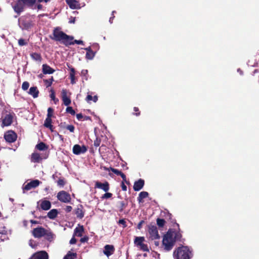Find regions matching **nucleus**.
I'll list each match as a JSON object with an SVG mask.
<instances>
[{"mask_svg": "<svg viewBox=\"0 0 259 259\" xmlns=\"http://www.w3.org/2000/svg\"><path fill=\"white\" fill-rule=\"evenodd\" d=\"M177 226L179 228V225L177 224ZM180 228L178 231H175L172 229H169L167 233L163 236L162 240V245L164 250L166 251L171 250L175 245L176 241H180L182 237L180 232Z\"/></svg>", "mask_w": 259, "mask_h": 259, "instance_id": "nucleus-1", "label": "nucleus"}, {"mask_svg": "<svg viewBox=\"0 0 259 259\" xmlns=\"http://www.w3.org/2000/svg\"><path fill=\"white\" fill-rule=\"evenodd\" d=\"M53 36H51V38L56 41H59L67 47L70 46V40H73L74 37L72 36L68 35L65 33L60 30L59 27L55 28L53 32Z\"/></svg>", "mask_w": 259, "mask_h": 259, "instance_id": "nucleus-2", "label": "nucleus"}, {"mask_svg": "<svg viewBox=\"0 0 259 259\" xmlns=\"http://www.w3.org/2000/svg\"><path fill=\"white\" fill-rule=\"evenodd\" d=\"M192 252L187 246H182L174 250L173 256L175 259H190Z\"/></svg>", "mask_w": 259, "mask_h": 259, "instance_id": "nucleus-3", "label": "nucleus"}, {"mask_svg": "<svg viewBox=\"0 0 259 259\" xmlns=\"http://www.w3.org/2000/svg\"><path fill=\"white\" fill-rule=\"evenodd\" d=\"M35 3V0H17L13 8L15 12L19 14L24 10L25 6L32 7Z\"/></svg>", "mask_w": 259, "mask_h": 259, "instance_id": "nucleus-4", "label": "nucleus"}, {"mask_svg": "<svg viewBox=\"0 0 259 259\" xmlns=\"http://www.w3.org/2000/svg\"><path fill=\"white\" fill-rule=\"evenodd\" d=\"M144 241L145 238L144 237H136L134 240V243L136 246L140 248L141 250L149 252V249L147 244L143 243Z\"/></svg>", "mask_w": 259, "mask_h": 259, "instance_id": "nucleus-5", "label": "nucleus"}, {"mask_svg": "<svg viewBox=\"0 0 259 259\" xmlns=\"http://www.w3.org/2000/svg\"><path fill=\"white\" fill-rule=\"evenodd\" d=\"M148 231L149 234V238L151 240H155L160 238V235L158 234L157 228L155 225H149Z\"/></svg>", "mask_w": 259, "mask_h": 259, "instance_id": "nucleus-6", "label": "nucleus"}, {"mask_svg": "<svg viewBox=\"0 0 259 259\" xmlns=\"http://www.w3.org/2000/svg\"><path fill=\"white\" fill-rule=\"evenodd\" d=\"M57 197L59 201L64 203H69L71 199L70 195L65 191H61L58 192Z\"/></svg>", "mask_w": 259, "mask_h": 259, "instance_id": "nucleus-7", "label": "nucleus"}, {"mask_svg": "<svg viewBox=\"0 0 259 259\" xmlns=\"http://www.w3.org/2000/svg\"><path fill=\"white\" fill-rule=\"evenodd\" d=\"M4 138L7 142L11 143L16 141L17 135L14 132L9 131L5 134Z\"/></svg>", "mask_w": 259, "mask_h": 259, "instance_id": "nucleus-8", "label": "nucleus"}, {"mask_svg": "<svg viewBox=\"0 0 259 259\" xmlns=\"http://www.w3.org/2000/svg\"><path fill=\"white\" fill-rule=\"evenodd\" d=\"M46 229L42 227H38L33 229L32 233L35 238H40L45 235Z\"/></svg>", "mask_w": 259, "mask_h": 259, "instance_id": "nucleus-9", "label": "nucleus"}, {"mask_svg": "<svg viewBox=\"0 0 259 259\" xmlns=\"http://www.w3.org/2000/svg\"><path fill=\"white\" fill-rule=\"evenodd\" d=\"M29 259H49V255L46 251H39L33 253Z\"/></svg>", "mask_w": 259, "mask_h": 259, "instance_id": "nucleus-10", "label": "nucleus"}, {"mask_svg": "<svg viewBox=\"0 0 259 259\" xmlns=\"http://www.w3.org/2000/svg\"><path fill=\"white\" fill-rule=\"evenodd\" d=\"M87 148L85 146H80L78 144H76L73 147V153L75 155H79L80 154L84 153L87 151Z\"/></svg>", "mask_w": 259, "mask_h": 259, "instance_id": "nucleus-11", "label": "nucleus"}, {"mask_svg": "<svg viewBox=\"0 0 259 259\" xmlns=\"http://www.w3.org/2000/svg\"><path fill=\"white\" fill-rule=\"evenodd\" d=\"M40 203V206L37 205L38 209H41L44 210H48L51 207V203L49 200H40L37 202V204Z\"/></svg>", "mask_w": 259, "mask_h": 259, "instance_id": "nucleus-12", "label": "nucleus"}, {"mask_svg": "<svg viewBox=\"0 0 259 259\" xmlns=\"http://www.w3.org/2000/svg\"><path fill=\"white\" fill-rule=\"evenodd\" d=\"M40 182L38 180H32L25 185L23 187V191H28L39 186Z\"/></svg>", "mask_w": 259, "mask_h": 259, "instance_id": "nucleus-13", "label": "nucleus"}, {"mask_svg": "<svg viewBox=\"0 0 259 259\" xmlns=\"http://www.w3.org/2000/svg\"><path fill=\"white\" fill-rule=\"evenodd\" d=\"M95 188L102 189L104 191L107 192L109 191L110 186L109 184L107 181H105L104 183L97 181L95 182Z\"/></svg>", "mask_w": 259, "mask_h": 259, "instance_id": "nucleus-14", "label": "nucleus"}, {"mask_svg": "<svg viewBox=\"0 0 259 259\" xmlns=\"http://www.w3.org/2000/svg\"><path fill=\"white\" fill-rule=\"evenodd\" d=\"M115 251V248L113 245L107 244L104 246L103 253L107 257L113 254Z\"/></svg>", "mask_w": 259, "mask_h": 259, "instance_id": "nucleus-15", "label": "nucleus"}, {"mask_svg": "<svg viewBox=\"0 0 259 259\" xmlns=\"http://www.w3.org/2000/svg\"><path fill=\"white\" fill-rule=\"evenodd\" d=\"M62 100L65 106H68L71 103V99L67 97V91L66 89H63L61 92Z\"/></svg>", "mask_w": 259, "mask_h": 259, "instance_id": "nucleus-16", "label": "nucleus"}, {"mask_svg": "<svg viewBox=\"0 0 259 259\" xmlns=\"http://www.w3.org/2000/svg\"><path fill=\"white\" fill-rule=\"evenodd\" d=\"M144 184V180L142 179H140L138 181L135 182L133 186V189L135 191H139L143 188Z\"/></svg>", "mask_w": 259, "mask_h": 259, "instance_id": "nucleus-17", "label": "nucleus"}, {"mask_svg": "<svg viewBox=\"0 0 259 259\" xmlns=\"http://www.w3.org/2000/svg\"><path fill=\"white\" fill-rule=\"evenodd\" d=\"M66 2L72 9H78L81 8L80 4L76 0H66Z\"/></svg>", "mask_w": 259, "mask_h": 259, "instance_id": "nucleus-18", "label": "nucleus"}, {"mask_svg": "<svg viewBox=\"0 0 259 259\" xmlns=\"http://www.w3.org/2000/svg\"><path fill=\"white\" fill-rule=\"evenodd\" d=\"M13 116L11 114H7L3 119V126H8L10 125L13 122Z\"/></svg>", "mask_w": 259, "mask_h": 259, "instance_id": "nucleus-19", "label": "nucleus"}, {"mask_svg": "<svg viewBox=\"0 0 259 259\" xmlns=\"http://www.w3.org/2000/svg\"><path fill=\"white\" fill-rule=\"evenodd\" d=\"M55 71V69L51 68L47 64H44L42 65V72L44 74H51L53 73Z\"/></svg>", "mask_w": 259, "mask_h": 259, "instance_id": "nucleus-20", "label": "nucleus"}, {"mask_svg": "<svg viewBox=\"0 0 259 259\" xmlns=\"http://www.w3.org/2000/svg\"><path fill=\"white\" fill-rule=\"evenodd\" d=\"M42 159L40 154L36 152H33L31 156V161L34 163H39Z\"/></svg>", "mask_w": 259, "mask_h": 259, "instance_id": "nucleus-21", "label": "nucleus"}, {"mask_svg": "<svg viewBox=\"0 0 259 259\" xmlns=\"http://www.w3.org/2000/svg\"><path fill=\"white\" fill-rule=\"evenodd\" d=\"M128 205V202L127 200L119 201L116 205L119 212H122L123 210L127 207Z\"/></svg>", "mask_w": 259, "mask_h": 259, "instance_id": "nucleus-22", "label": "nucleus"}, {"mask_svg": "<svg viewBox=\"0 0 259 259\" xmlns=\"http://www.w3.org/2000/svg\"><path fill=\"white\" fill-rule=\"evenodd\" d=\"M39 91L36 87H32L29 89L28 94L32 96L33 98H36L38 97Z\"/></svg>", "mask_w": 259, "mask_h": 259, "instance_id": "nucleus-23", "label": "nucleus"}, {"mask_svg": "<svg viewBox=\"0 0 259 259\" xmlns=\"http://www.w3.org/2000/svg\"><path fill=\"white\" fill-rule=\"evenodd\" d=\"M52 118L47 117L46 118L44 125L45 127L49 128L51 132L54 131V126L52 124Z\"/></svg>", "mask_w": 259, "mask_h": 259, "instance_id": "nucleus-24", "label": "nucleus"}, {"mask_svg": "<svg viewBox=\"0 0 259 259\" xmlns=\"http://www.w3.org/2000/svg\"><path fill=\"white\" fill-rule=\"evenodd\" d=\"M58 211L57 209H52L47 214L48 217L51 219L54 220L57 217Z\"/></svg>", "mask_w": 259, "mask_h": 259, "instance_id": "nucleus-25", "label": "nucleus"}, {"mask_svg": "<svg viewBox=\"0 0 259 259\" xmlns=\"http://www.w3.org/2000/svg\"><path fill=\"white\" fill-rule=\"evenodd\" d=\"M75 214L77 218L81 219L83 218L84 212L82 210V206L80 205V207H78L75 209Z\"/></svg>", "mask_w": 259, "mask_h": 259, "instance_id": "nucleus-26", "label": "nucleus"}, {"mask_svg": "<svg viewBox=\"0 0 259 259\" xmlns=\"http://www.w3.org/2000/svg\"><path fill=\"white\" fill-rule=\"evenodd\" d=\"M84 231V228L83 226H79L78 227H76L74 231V236H77L78 237H81L82 233Z\"/></svg>", "mask_w": 259, "mask_h": 259, "instance_id": "nucleus-27", "label": "nucleus"}, {"mask_svg": "<svg viewBox=\"0 0 259 259\" xmlns=\"http://www.w3.org/2000/svg\"><path fill=\"white\" fill-rule=\"evenodd\" d=\"M149 195V194L147 192L142 191L140 192L139 194V196L137 198L138 201L139 203H143L144 202L143 199L144 198H147Z\"/></svg>", "mask_w": 259, "mask_h": 259, "instance_id": "nucleus-28", "label": "nucleus"}, {"mask_svg": "<svg viewBox=\"0 0 259 259\" xmlns=\"http://www.w3.org/2000/svg\"><path fill=\"white\" fill-rule=\"evenodd\" d=\"M44 237L47 240L49 241V242H51L54 239V235L50 230H46L45 235H44Z\"/></svg>", "mask_w": 259, "mask_h": 259, "instance_id": "nucleus-29", "label": "nucleus"}, {"mask_svg": "<svg viewBox=\"0 0 259 259\" xmlns=\"http://www.w3.org/2000/svg\"><path fill=\"white\" fill-rule=\"evenodd\" d=\"M75 70L74 68H71L70 69V83L72 84H74L76 83L75 81Z\"/></svg>", "mask_w": 259, "mask_h": 259, "instance_id": "nucleus-30", "label": "nucleus"}, {"mask_svg": "<svg viewBox=\"0 0 259 259\" xmlns=\"http://www.w3.org/2000/svg\"><path fill=\"white\" fill-rule=\"evenodd\" d=\"M30 57L33 60L41 62L42 60V57L39 53H32L30 54Z\"/></svg>", "mask_w": 259, "mask_h": 259, "instance_id": "nucleus-31", "label": "nucleus"}, {"mask_svg": "<svg viewBox=\"0 0 259 259\" xmlns=\"http://www.w3.org/2000/svg\"><path fill=\"white\" fill-rule=\"evenodd\" d=\"M35 148L38 150L44 151L48 149V146L44 142H40L36 145Z\"/></svg>", "mask_w": 259, "mask_h": 259, "instance_id": "nucleus-32", "label": "nucleus"}, {"mask_svg": "<svg viewBox=\"0 0 259 259\" xmlns=\"http://www.w3.org/2000/svg\"><path fill=\"white\" fill-rule=\"evenodd\" d=\"M22 25L23 28L27 30L29 29L33 26L32 22L31 21H23L22 22Z\"/></svg>", "mask_w": 259, "mask_h": 259, "instance_id": "nucleus-33", "label": "nucleus"}, {"mask_svg": "<svg viewBox=\"0 0 259 259\" xmlns=\"http://www.w3.org/2000/svg\"><path fill=\"white\" fill-rule=\"evenodd\" d=\"M76 253H72L69 251L64 257V259H75L76 257Z\"/></svg>", "mask_w": 259, "mask_h": 259, "instance_id": "nucleus-34", "label": "nucleus"}, {"mask_svg": "<svg viewBox=\"0 0 259 259\" xmlns=\"http://www.w3.org/2000/svg\"><path fill=\"white\" fill-rule=\"evenodd\" d=\"M54 81V78L53 76H51V78H50L49 79H44V82H45V85L47 88L51 87Z\"/></svg>", "mask_w": 259, "mask_h": 259, "instance_id": "nucleus-35", "label": "nucleus"}, {"mask_svg": "<svg viewBox=\"0 0 259 259\" xmlns=\"http://www.w3.org/2000/svg\"><path fill=\"white\" fill-rule=\"evenodd\" d=\"M50 98H51V99L52 100L54 101V103L55 104H57L58 103L59 100H58V99L56 98V97H55V93L53 89H52L51 90Z\"/></svg>", "mask_w": 259, "mask_h": 259, "instance_id": "nucleus-36", "label": "nucleus"}, {"mask_svg": "<svg viewBox=\"0 0 259 259\" xmlns=\"http://www.w3.org/2000/svg\"><path fill=\"white\" fill-rule=\"evenodd\" d=\"M95 55V53L93 51L91 52H87L85 55V58L88 60H92L94 58Z\"/></svg>", "mask_w": 259, "mask_h": 259, "instance_id": "nucleus-37", "label": "nucleus"}, {"mask_svg": "<svg viewBox=\"0 0 259 259\" xmlns=\"http://www.w3.org/2000/svg\"><path fill=\"white\" fill-rule=\"evenodd\" d=\"M156 223L159 228H162L164 226L165 221L163 219L158 218L156 220Z\"/></svg>", "mask_w": 259, "mask_h": 259, "instance_id": "nucleus-38", "label": "nucleus"}, {"mask_svg": "<svg viewBox=\"0 0 259 259\" xmlns=\"http://www.w3.org/2000/svg\"><path fill=\"white\" fill-rule=\"evenodd\" d=\"M28 39L26 40L23 38H20L18 40V45L20 46H26L28 44Z\"/></svg>", "mask_w": 259, "mask_h": 259, "instance_id": "nucleus-39", "label": "nucleus"}, {"mask_svg": "<svg viewBox=\"0 0 259 259\" xmlns=\"http://www.w3.org/2000/svg\"><path fill=\"white\" fill-rule=\"evenodd\" d=\"M66 111L67 113H70L72 115H74L75 114V112L72 107H67L66 108Z\"/></svg>", "mask_w": 259, "mask_h": 259, "instance_id": "nucleus-40", "label": "nucleus"}, {"mask_svg": "<svg viewBox=\"0 0 259 259\" xmlns=\"http://www.w3.org/2000/svg\"><path fill=\"white\" fill-rule=\"evenodd\" d=\"M29 87V83L28 81H24L22 84V89L24 91H26L28 89Z\"/></svg>", "mask_w": 259, "mask_h": 259, "instance_id": "nucleus-41", "label": "nucleus"}, {"mask_svg": "<svg viewBox=\"0 0 259 259\" xmlns=\"http://www.w3.org/2000/svg\"><path fill=\"white\" fill-rule=\"evenodd\" d=\"M110 169L112 172H113L114 174H116L117 176H120V174L122 172L121 171L119 170L118 169L111 167H110Z\"/></svg>", "mask_w": 259, "mask_h": 259, "instance_id": "nucleus-42", "label": "nucleus"}, {"mask_svg": "<svg viewBox=\"0 0 259 259\" xmlns=\"http://www.w3.org/2000/svg\"><path fill=\"white\" fill-rule=\"evenodd\" d=\"M112 196V193L107 192L106 193H105L104 194H103L102 196L101 199H108V198H111Z\"/></svg>", "mask_w": 259, "mask_h": 259, "instance_id": "nucleus-43", "label": "nucleus"}, {"mask_svg": "<svg viewBox=\"0 0 259 259\" xmlns=\"http://www.w3.org/2000/svg\"><path fill=\"white\" fill-rule=\"evenodd\" d=\"M53 113H54V109L51 107H49L48 109V113H47V117L52 118V117L53 116Z\"/></svg>", "mask_w": 259, "mask_h": 259, "instance_id": "nucleus-44", "label": "nucleus"}, {"mask_svg": "<svg viewBox=\"0 0 259 259\" xmlns=\"http://www.w3.org/2000/svg\"><path fill=\"white\" fill-rule=\"evenodd\" d=\"M64 128L69 131L71 133H74L75 130V127L73 125H67Z\"/></svg>", "mask_w": 259, "mask_h": 259, "instance_id": "nucleus-45", "label": "nucleus"}, {"mask_svg": "<svg viewBox=\"0 0 259 259\" xmlns=\"http://www.w3.org/2000/svg\"><path fill=\"white\" fill-rule=\"evenodd\" d=\"M70 41L72 44H70V45H72L75 44H76L78 45H83V41L81 40H76L75 39V40H73H73H70Z\"/></svg>", "mask_w": 259, "mask_h": 259, "instance_id": "nucleus-46", "label": "nucleus"}, {"mask_svg": "<svg viewBox=\"0 0 259 259\" xmlns=\"http://www.w3.org/2000/svg\"><path fill=\"white\" fill-rule=\"evenodd\" d=\"M65 182L64 179L60 178L57 181V184L58 186L63 187L65 185Z\"/></svg>", "mask_w": 259, "mask_h": 259, "instance_id": "nucleus-47", "label": "nucleus"}, {"mask_svg": "<svg viewBox=\"0 0 259 259\" xmlns=\"http://www.w3.org/2000/svg\"><path fill=\"white\" fill-rule=\"evenodd\" d=\"M101 143V139L99 138H96V140L94 141V145L96 147H98L100 146Z\"/></svg>", "mask_w": 259, "mask_h": 259, "instance_id": "nucleus-48", "label": "nucleus"}, {"mask_svg": "<svg viewBox=\"0 0 259 259\" xmlns=\"http://www.w3.org/2000/svg\"><path fill=\"white\" fill-rule=\"evenodd\" d=\"M134 111H135V113H133L134 115H135L137 116H139L140 115L141 112L138 107H134Z\"/></svg>", "mask_w": 259, "mask_h": 259, "instance_id": "nucleus-49", "label": "nucleus"}, {"mask_svg": "<svg viewBox=\"0 0 259 259\" xmlns=\"http://www.w3.org/2000/svg\"><path fill=\"white\" fill-rule=\"evenodd\" d=\"M76 118L79 120H83V116L81 113H78L76 114Z\"/></svg>", "mask_w": 259, "mask_h": 259, "instance_id": "nucleus-50", "label": "nucleus"}, {"mask_svg": "<svg viewBox=\"0 0 259 259\" xmlns=\"http://www.w3.org/2000/svg\"><path fill=\"white\" fill-rule=\"evenodd\" d=\"M121 188H122V190L123 191H126L127 190V187L126 186H125V185L124 184V182L122 181L121 182Z\"/></svg>", "mask_w": 259, "mask_h": 259, "instance_id": "nucleus-51", "label": "nucleus"}, {"mask_svg": "<svg viewBox=\"0 0 259 259\" xmlns=\"http://www.w3.org/2000/svg\"><path fill=\"white\" fill-rule=\"evenodd\" d=\"M72 207L69 205L67 206L65 208V210L66 212H70L72 210Z\"/></svg>", "mask_w": 259, "mask_h": 259, "instance_id": "nucleus-52", "label": "nucleus"}, {"mask_svg": "<svg viewBox=\"0 0 259 259\" xmlns=\"http://www.w3.org/2000/svg\"><path fill=\"white\" fill-rule=\"evenodd\" d=\"M76 239L74 237V236L71 239V240H70V243L71 244H75L76 243Z\"/></svg>", "mask_w": 259, "mask_h": 259, "instance_id": "nucleus-53", "label": "nucleus"}, {"mask_svg": "<svg viewBox=\"0 0 259 259\" xmlns=\"http://www.w3.org/2000/svg\"><path fill=\"white\" fill-rule=\"evenodd\" d=\"M93 100V96L91 95H88L86 97V101L87 102H90Z\"/></svg>", "mask_w": 259, "mask_h": 259, "instance_id": "nucleus-54", "label": "nucleus"}, {"mask_svg": "<svg viewBox=\"0 0 259 259\" xmlns=\"http://www.w3.org/2000/svg\"><path fill=\"white\" fill-rule=\"evenodd\" d=\"M144 221L142 220V221H141L139 223V224H138V225L137 226V228H138V229H141L142 224L144 223Z\"/></svg>", "mask_w": 259, "mask_h": 259, "instance_id": "nucleus-55", "label": "nucleus"}, {"mask_svg": "<svg viewBox=\"0 0 259 259\" xmlns=\"http://www.w3.org/2000/svg\"><path fill=\"white\" fill-rule=\"evenodd\" d=\"M120 176L122 178V181L126 182V176L123 172H122L120 174Z\"/></svg>", "mask_w": 259, "mask_h": 259, "instance_id": "nucleus-56", "label": "nucleus"}, {"mask_svg": "<svg viewBox=\"0 0 259 259\" xmlns=\"http://www.w3.org/2000/svg\"><path fill=\"white\" fill-rule=\"evenodd\" d=\"M88 237L85 236V237H84L83 238H81L80 239V242H87L88 240Z\"/></svg>", "mask_w": 259, "mask_h": 259, "instance_id": "nucleus-57", "label": "nucleus"}, {"mask_svg": "<svg viewBox=\"0 0 259 259\" xmlns=\"http://www.w3.org/2000/svg\"><path fill=\"white\" fill-rule=\"evenodd\" d=\"M119 224H122L124 226H126V222L123 219H121L119 220Z\"/></svg>", "mask_w": 259, "mask_h": 259, "instance_id": "nucleus-58", "label": "nucleus"}, {"mask_svg": "<svg viewBox=\"0 0 259 259\" xmlns=\"http://www.w3.org/2000/svg\"><path fill=\"white\" fill-rule=\"evenodd\" d=\"M91 118L90 116H83V120H91Z\"/></svg>", "mask_w": 259, "mask_h": 259, "instance_id": "nucleus-59", "label": "nucleus"}, {"mask_svg": "<svg viewBox=\"0 0 259 259\" xmlns=\"http://www.w3.org/2000/svg\"><path fill=\"white\" fill-rule=\"evenodd\" d=\"M94 102H96L98 100V97L97 96H95L93 97V100Z\"/></svg>", "mask_w": 259, "mask_h": 259, "instance_id": "nucleus-60", "label": "nucleus"}, {"mask_svg": "<svg viewBox=\"0 0 259 259\" xmlns=\"http://www.w3.org/2000/svg\"><path fill=\"white\" fill-rule=\"evenodd\" d=\"M85 50L87 51V52H91L92 51V50L91 49V47H89L88 48H86L84 49Z\"/></svg>", "mask_w": 259, "mask_h": 259, "instance_id": "nucleus-61", "label": "nucleus"}, {"mask_svg": "<svg viewBox=\"0 0 259 259\" xmlns=\"http://www.w3.org/2000/svg\"><path fill=\"white\" fill-rule=\"evenodd\" d=\"M42 8V6L41 4H38L37 5V9L38 10H41Z\"/></svg>", "mask_w": 259, "mask_h": 259, "instance_id": "nucleus-62", "label": "nucleus"}, {"mask_svg": "<svg viewBox=\"0 0 259 259\" xmlns=\"http://www.w3.org/2000/svg\"><path fill=\"white\" fill-rule=\"evenodd\" d=\"M75 18H72L70 21H69V23H74L75 22Z\"/></svg>", "mask_w": 259, "mask_h": 259, "instance_id": "nucleus-63", "label": "nucleus"}, {"mask_svg": "<svg viewBox=\"0 0 259 259\" xmlns=\"http://www.w3.org/2000/svg\"><path fill=\"white\" fill-rule=\"evenodd\" d=\"M30 223L33 224H36L38 223V222L35 220H31Z\"/></svg>", "mask_w": 259, "mask_h": 259, "instance_id": "nucleus-64", "label": "nucleus"}]
</instances>
